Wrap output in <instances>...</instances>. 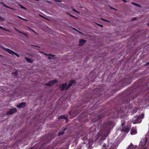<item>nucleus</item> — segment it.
<instances>
[{
	"label": "nucleus",
	"instance_id": "obj_1",
	"mask_svg": "<svg viewBox=\"0 0 149 149\" xmlns=\"http://www.w3.org/2000/svg\"><path fill=\"white\" fill-rule=\"evenodd\" d=\"M136 88L135 87H134L133 88H130L128 91L129 92V93L127 94L123 98V102L122 104L123 105L124 104L125 105V108L127 107V105H128L129 103L132 100H134L136 97H138L140 94L141 95L142 91H141L140 93H138L134 89Z\"/></svg>",
	"mask_w": 149,
	"mask_h": 149
},
{
	"label": "nucleus",
	"instance_id": "obj_2",
	"mask_svg": "<svg viewBox=\"0 0 149 149\" xmlns=\"http://www.w3.org/2000/svg\"><path fill=\"white\" fill-rule=\"evenodd\" d=\"M132 76L127 75L121 80L123 85L126 86L130 84L134 79Z\"/></svg>",
	"mask_w": 149,
	"mask_h": 149
},
{
	"label": "nucleus",
	"instance_id": "obj_3",
	"mask_svg": "<svg viewBox=\"0 0 149 149\" xmlns=\"http://www.w3.org/2000/svg\"><path fill=\"white\" fill-rule=\"evenodd\" d=\"M113 125L112 121H109L104 123L102 125V127L104 128L105 130H109L112 127Z\"/></svg>",
	"mask_w": 149,
	"mask_h": 149
},
{
	"label": "nucleus",
	"instance_id": "obj_4",
	"mask_svg": "<svg viewBox=\"0 0 149 149\" xmlns=\"http://www.w3.org/2000/svg\"><path fill=\"white\" fill-rule=\"evenodd\" d=\"M17 111V110L16 108H14L12 109H10L9 111H8L6 113L7 115H10L15 113Z\"/></svg>",
	"mask_w": 149,
	"mask_h": 149
},
{
	"label": "nucleus",
	"instance_id": "obj_5",
	"mask_svg": "<svg viewBox=\"0 0 149 149\" xmlns=\"http://www.w3.org/2000/svg\"><path fill=\"white\" fill-rule=\"evenodd\" d=\"M2 48L6 51H7L9 53L13 55L14 54L17 57L19 56V55L10 49L7 48H5L4 47H3Z\"/></svg>",
	"mask_w": 149,
	"mask_h": 149
},
{
	"label": "nucleus",
	"instance_id": "obj_6",
	"mask_svg": "<svg viewBox=\"0 0 149 149\" xmlns=\"http://www.w3.org/2000/svg\"><path fill=\"white\" fill-rule=\"evenodd\" d=\"M58 81L56 79L51 80L49 81L47 83H46L45 84V85L47 86H50L53 85L55 83L57 82Z\"/></svg>",
	"mask_w": 149,
	"mask_h": 149
},
{
	"label": "nucleus",
	"instance_id": "obj_7",
	"mask_svg": "<svg viewBox=\"0 0 149 149\" xmlns=\"http://www.w3.org/2000/svg\"><path fill=\"white\" fill-rule=\"evenodd\" d=\"M76 81L74 79H71L69 82V83L66 88V91L68 90L73 84H74Z\"/></svg>",
	"mask_w": 149,
	"mask_h": 149
},
{
	"label": "nucleus",
	"instance_id": "obj_8",
	"mask_svg": "<svg viewBox=\"0 0 149 149\" xmlns=\"http://www.w3.org/2000/svg\"><path fill=\"white\" fill-rule=\"evenodd\" d=\"M67 83H66L60 84L59 85L60 90L61 91H63L65 89L66 90V88L67 86Z\"/></svg>",
	"mask_w": 149,
	"mask_h": 149
},
{
	"label": "nucleus",
	"instance_id": "obj_9",
	"mask_svg": "<svg viewBox=\"0 0 149 149\" xmlns=\"http://www.w3.org/2000/svg\"><path fill=\"white\" fill-rule=\"evenodd\" d=\"M84 144H82L80 146V149H90V146L89 144L85 145L84 143Z\"/></svg>",
	"mask_w": 149,
	"mask_h": 149
},
{
	"label": "nucleus",
	"instance_id": "obj_10",
	"mask_svg": "<svg viewBox=\"0 0 149 149\" xmlns=\"http://www.w3.org/2000/svg\"><path fill=\"white\" fill-rule=\"evenodd\" d=\"M26 103L25 102H22L16 106V107L19 109L24 108L26 106Z\"/></svg>",
	"mask_w": 149,
	"mask_h": 149
},
{
	"label": "nucleus",
	"instance_id": "obj_11",
	"mask_svg": "<svg viewBox=\"0 0 149 149\" xmlns=\"http://www.w3.org/2000/svg\"><path fill=\"white\" fill-rule=\"evenodd\" d=\"M58 119H64L66 120V123H67L68 120L67 118V115H61L59 116L58 117Z\"/></svg>",
	"mask_w": 149,
	"mask_h": 149
},
{
	"label": "nucleus",
	"instance_id": "obj_12",
	"mask_svg": "<svg viewBox=\"0 0 149 149\" xmlns=\"http://www.w3.org/2000/svg\"><path fill=\"white\" fill-rule=\"evenodd\" d=\"M137 146L134 145L132 143L128 146L127 149H137Z\"/></svg>",
	"mask_w": 149,
	"mask_h": 149
},
{
	"label": "nucleus",
	"instance_id": "obj_13",
	"mask_svg": "<svg viewBox=\"0 0 149 149\" xmlns=\"http://www.w3.org/2000/svg\"><path fill=\"white\" fill-rule=\"evenodd\" d=\"M15 30L18 33L23 35L25 37H28V35L26 33L22 32L16 28H15Z\"/></svg>",
	"mask_w": 149,
	"mask_h": 149
},
{
	"label": "nucleus",
	"instance_id": "obj_14",
	"mask_svg": "<svg viewBox=\"0 0 149 149\" xmlns=\"http://www.w3.org/2000/svg\"><path fill=\"white\" fill-rule=\"evenodd\" d=\"M130 130V128L127 127H124L122 128V131H123L126 133H128Z\"/></svg>",
	"mask_w": 149,
	"mask_h": 149
},
{
	"label": "nucleus",
	"instance_id": "obj_15",
	"mask_svg": "<svg viewBox=\"0 0 149 149\" xmlns=\"http://www.w3.org/2000/svg\"><path fill=\"white\" fill-rule=\"evenodd\" d=\"M139 118V117L138 116L136 117L135 122L134 123H139L141 122V119Z\"/></svg>",
	"mask_w": 149,
	"mask_h": 149
},
{
	"label": "nucleus",
	"instance_id": "obj_16",
	"mask_svg": "<svg viewBox=\"0 0 149 149\" xmlns=\"http://www.w3.org/2000/svg\"><path fill=\"white\" fill-rule=\"evenodd\" d=\"M130 133L131 135H134L136 134L137 131L136 129L132 127L131 129Z\"/></svg>",
	"mask_w": 149,
	"mask_h": 149
},
{
	"label": "nucleus",
	"instance_id": "obj_17",
	"mask_svg": "<svg viewBox=\"0 0 149 149\" xmlns=\"http://www.w3.org/2000/svg\"><path fill=\"white\" fill-rule=\"evenodd\" d=\"M147 140L148 138H146L145 140L143 139L140 142V144L142 145L143 146H144L146 145Z\"/></svg>",
	"mask_w": 149,
	"mask_h": 149
},
{
	"label": "nucleus",
	"instance_id": "obj_18",
	"mask_svg": "<svg viewBox=\"0 0 149 149\" xmlns=\"http://www.w3.org/2000/svg\"><path fill=\"white\" fill-rule=\"evenodd\" d=\"M62 131H60L58 134V136H60L61 135H62L64 133V131L66 130V128H62Z\"/></svg>",
	"mask_w": 149,
	"mask_h": 149
},
{
	"label": "nucleus",
	"instance_id": "obj_19",
	"mask_svg": "<svg viewBox=\"0 0 149 149\" xmlns=\"http://www.w3.org/2000/svg\"><path fill=\"white\" fill-rule=\"evenodd\" d=\"M142 101V100H140L139 98H138L136 102L135 101V102L133 104H136V105H139L140 103Z\"/></svg>",
	"mask_w": 149,
	"mask_h": 149
},
{
	"label": "nucleus",
	"instance_id": "obj_20",
	"mask_svg": "<svg viewBox=\"0 0 149 149\" xmlns=\"http://www.w3.org/2000/svg\"><path fill=\"white\" fill-rule=\"evenodd\" d=\"M96 127L95 125H93L90 128V132H94L96 131Z\"/></svg>",
	"mask_w": 149,
	"mask_h": 149
},
{
	"label": "nucleus",
	"instance_id": "obj_21",
	"mask_svg": "<svg viewBox=\"0 0 149 149\" xmlns=\"http://www.w3.org/2000/svg\"><path fill=\"white\" fill-rule=\"evenodd\" d=\"M102 129L101 130L99 131V132L97 134L96 136L97 139H98L100 136L103 135V134H102Z\"/></svg>",
	"mask_w": 149,
	"mask_h": 149
},
{
	"label": "nucleus",
	"instance_id": "obj_22",
	"mask_svg": "<svg viewBox=\"0 0 149 149\" xmlns=\"http://www.w3.org/2000/svg\"><path fill=\"white\" fill-rule=\"evenodd\" d=\"M25 59L26 60V62L28 63H32L33 61L31 60V59L25 57Z\"/></svg>",
	"mask_w": 149,
	"mask_h": 149
},
{
	"label": "nucleus",
	"instance_id": "obj_23",
	"mask_svg": "<svg viewBox=\"0 0 149 149\" xmlns=\"http://www.w3.org/2000/svg\"><path fill=\"white\" fill-rule=\"evenodd\" d=\"M45 55L46 56H49L48 57V59L51 60V59H53V57L54 56H55L53 55H51V54H45Z\"/></svg>",
	"mask_w": 149,
	"mask_h": 149
},
{
	"label": "nucleus",
	"instance_id": "obj_24",
	"mask_svg": "<svg viewBox=\"0 0 149 149\" xmlns=\"http://www.w3.org/2000/svg\"><path fill=\"white\" fill-rule=\"evenodd\" d=\"M0 3L4 7L6 8H9V9H12L13 10V9L9 7L8 6H7L4 3H3V2H1Z\"/></svg>",
	"mask_w": 149,
	"mask_h": 149
},
{
	"label": "nucleus",
	"instance_id": "obj_25",
	"mask_svg": "<svg viewBox=\"0 0 149 149\" xmlns=\"http://www.w3.org/2000/svg\"><path fill=\"white\" fill-rule=\"evenodd\" d=\"M86 42V41L83 39H81L79 41V43L80 44H83Z\"/></svg>",
	"mask_w": 149,
	"mask_h": 149
},
{
	"label": "nucleus",
	"instance_id": "obj_26",
	"mask_svg": "<svg viewBox=\"0 0 149 149\" xmlns=\"http://www.w3.org/2000/svg\"><path fill=\"white\" fill-rule=\"evenodd\" d=\"M131 3L132 4H133L135 5V6H137L138 7H141V6L140 5H139V4H138L137 3H134V2H132Z\"/></svg>",
	"mask_w": 149,
	"mask_h": 149
},
{
	"label": "nucleus",
	"instance_id": "obj_27",
	"mask_svg": "<svg viewBox=\"0 0 149 149\" xmlns=\"http://www.w3.org/2000/svg\"><path fill=\"white\" fill-rule=\"evenodd\" d=\"M0 29H2L5 31H8V30L6 29L3 27L2 26H0Z\"/></svg>",
	"mask_w": 149,
	"mask_h": 149
},
{
	"label": "nucleus",
	"instance_id": "obj_28",
	"mask_svg": "<svg viewBox=\"0 0 149 149\" xmlns=\"http://www.w3.org/2000/svg\"><path fill=\"white\" fill-rule=\"evenodd\" d=\"M38 146V144L36 145L33 146L30 149H39V148H36Z\"/></svg>",
	"mask_w": 149,
	"mask_h": 149
},
{
	"label": "nucleus",
	"instance_id": "obj_29",
	"mask_svg": "<svg viewBox=\"0 0 149 149\" xmlns=\"http://www.w3.org/2000/svg\"><path fill=\"white\" fill-rule=\"evenodd\" d=\"M139 117V118H141V119H142V118H143L144 116V115L143 113L141 114V115L138 116Z\"/></svg>",
	"mask_w": 149,
	"mask_h": 149
},
{
	"label": "nucleus",
	"instance_id": "obj_30",
	"mask_svg": "<svg viewBox=\"0 0 149 149\" xmlns=\"http://www.w3.org/2000/svg\"><path fill=\"white\" fill-rule=\"evenodd\" d=\"M29 29L31 31H32L33 32H34V33H35V34H37V33L35 32V31L34 30H33V29H31V28H29Z\"/></svg>",
	"mask_w": 149,
	"mask_h": 149
},
{
	"label": "nucleus",
	"instance_id": "obj_31",
	"mask_svg": "<svg viewBox=\"0 0 149 149\" xmlns=\"http://www.w3.org/2000/svg\"><path fill=\"white\" fill-rule=\"evenodd\" d=\"M18 17L19 18H20L21 19L23 20H24V21H27V20L26 19H24L22 18L21 17H20L19 16H18Z\"/></svg>",
	"mask_w": 149,
	"mask_h": 149
},
{
	"label": "nucleus",
	"instance_id": "obj_32",
	"mask_svg": "<svg viewBox=\"0 0 149 149\" xmlns=\"http://www.w3.org/2000/svg\"><path fill=\"white\" fill-rule=\"evenodd\" d=\"M102 20L104 21H105V22H109V21L107 20H106V19H103V18H101V19Z\"/></svg>",
	"mask_w": 149,
	"mask_h": 149
},
{
	"label": "nucleus",
	"instance_id": "obj_33",
	"mask_svg": "<svg viewBox=\"0 0 149 149\" xmlns=\"http://www.w3.org/2000/svg\"><path fill=\"white\" fill-rule=\"evenodd\" d=\"M4 20V19L1 17V16H0V21H3Z\"/></svg>",
	"mask_w": 149,
	"mask_h": 149
},
{
	"label": "nucleus",
	"instance_id": "obj_34",
	"mask_svg": "<svg viewBox=\"0 0 149 149\" xmlns=\"http://www.w3.org/2000/svg\"><path fill=\"white\" fill-rule=\"evenodd\" d=\"M136 17H133V18H132V19H131V21H135V20H136Z\"/></svg>",
	"mask_w": 149,
	"mask_h": 149
},
{
	"label": "nucleus",
	"instance_id": "obj_35",
	"mask_svg": "<svg viewBox=\"0 0 149 149\" xmlns=\"http://www.w3.org/2000/svg\"><path fill=\"white\" fill-rule=\"evenodd\" d=\"M13 74H14L15 75L17 76V71H16L14 72L13 73Z\"/></svg>",
	"mask_w": 149,
	"mask_h": 149
},
{
	"label": "nucleus",
	"instance_id": "obj_36",
	"mask_svg": "<svg viewBox=\"0 0 149 149\" xmlns=\"http://www.w3.org/2000/svg\"><path fill=\"white\" fill-rule=\"evenodd\" d=\"M20 6L21 7V8L22 9H26V8L23 7V6H22L21 5Z\"/></svg>",
	"mask_w": 149,
	"mask_h": 149
},
{
	"label": "nucleus",
	"instance_id": "obj_37",
	"mask_svg": "<svg viewBox=\"0 0 149 149\" xmlns=\"http://www.w3.org/2000/svg\"><path fill=\"white\" fill-rule=\"evenodd\" d=\"M107 145L106 143H104L103 145V147L104 148H105L106 147Z\"/></svg>",
	"mask_w": 149,
	"mask_h": 149
},
{
	"label": "nucleus",
	"instance_id": "obj_38",
	"mask_svg": "<svg viewBox=\"0 0 149 149\" xmlns=\"http://www.w3.org/2000/svg\"><path fill=\"white\" fill-rule=\"evenodd\" d=\"M73 10L74 11V12H76V13H78V12L77 10H75V9H73V10Z\"/></svg>",
	"mask_w": 149,
	"mask_h": 149
},
{
	"label": "nucleus",
	"instance_id": "obj_39",
	"mask_svg": "<svg viewBox=\"0 0 149 149\" xmlns=\"http://www.w3.org/2000/svg\"><path fill=\"white\" fill-rule=\"evenodd\" d=\"M55 1L57 2H62V1L60 0H55Z\"/></svg>",
	"mask_w": 149,
	"mask_h": 149
},
{
	"label": "nucleus",
	"instance_id": "obj_40",
	"mask_svg": "<svg viewBox=\"0 0 149 149\" xmlns=\"http://www.w3.org/2000/svg\"><path fill=\"white\" fill-rule=\"evenodd\" d=\"M109 7H110V8L111 9H113V10H117V9H115V8H112V7H110V6H109Z\"/></svg>",
	"mask_w": 149,
	"mask_h": 149
},
{
	"label": "nucleus",
	"instance_id": "obj_41",
	"mask_svg": "<svg viewBox=\"0 0 149 149\" xmlns=\"http://www.w3.org/2000/svg\"><path fill=\"white\" fill-rule=\"evenodd\" d=\"M122 1H123V2H127V1L126 0H122Z\"/></svg>",
	"mask_w": 149,
	"mask_h": 149
},
{
	"label": "nucleus",
	"instance_id": "obj_42",
	"mask_svg": "<svg viewBox=\"0 0 149 149\" xmlns=\"http://www.w3.org/2000/svg\"><path fill=\"white\" fill-rule=\"evenodd\" d=\"M71 111H70L69 112V114L70 115H71Z\"/></svg>",
	"mask_w": 149,
	"mask_h": 149
},
{
	"label": "nucleus",
	"instance_id": "obj_43",
	"mask_svg": "<svg viewBox=\"0 0 149 149\" xmlns=\"http://www.w3.org/2000/svg\"><path fill=\"white\" fill-rule=\"evenodd\" d=\"M149 64V62H147L146 64V65H148Z\"/></svg>",
	"mask_w": 149,
	"mask_h": 149
},
{
	"label": "nucleus",
	"instance_id": "obj_44",
	"mask_svg": "<svg viewBox=\"0 0 149 149\" xmlns=\"http://www.w3.org/2000/svg\"><path fill=\"white\" fill-rule=\"evenodd\" d=\"M147 26H149V22L148 23V24H147Z\"/></svg>",
	"mask_w": 149,
	"mask_h": 149
},
{
	"label": "nucleus",
	"instance_id": "obj_45",
	"mask_svg": "<svg viewBox=\"0 0 149 149\" xmlns=\"http://www.w3.org/2000/svg\"><path fill=\"white\" fill-rule=\"evenodd\" d=\"M100 26H101L102 27L103 26L102 25H101V24L100 25Z\"/></svg>",
	"mask_w": 149,
	"mask_h": 149
},
{
	"label": "nucleus",
	"instance_id": "obj_46",
	"mask_svg": "<svg viewBox=\"0 0 149 149\" xmlns=\"http://www.w3.org/2000/svg\"><path fill=\"white\" fill-rule=\"evenodd\" d=\"M97 24L98 25V26H100V24Z\"/></svg>",
	"mask_w": 149,
	"mask_h": 149
},
{
	"label": "nucleus",
	"instance_id": "obj_47",
	"mask_svg": "<svg viewBox=\"0 0 149 149\" xmlns=\"http://www.w3.org/2000/svg\"><path fill=\"white\" fill-rule=\"evenodd\" d=\"M108 136V135H105V136Z\"/></svg>",
	"mask_w": 149,
	"mask_h": 149
},
{
	"label": "nucleus",
	"instance_id": "obj_48",
	"mask_svg": "<svg viewBox=\"0 0 149 149\" xmlns=\"http://www.w3.org/2000/svg\"><path fill=\"white\" fill-rule=\"evenodd\" d=\"M143 149H146V148H143Z\"/></svg>",
	"mask_w": 149,
	"mask_h": 149
},
{
	"label": "nucleus",
	"instance_id": "obj_49",
	"mask_svg": "<svg viewBox=\"0 0 149 149\" xmlns=\"http://www.w3.org/2000/svg\"><path fill=\"white\" fill-rule=\"evenodd\" d=\"M148 88H146V89L145 90V91L147 89H148Z\"/></svg>",
	"mask_w": 149,
	"mask_h": 149
},
{
	"label": "nucleus",
	"instance_id": "obj_50",
	"mask_svg": "<svg viewBox=\"0 0 149 149\" xmlns=\"http://www.w3.org/2000/svg\"><path fill=\"white\" fill-rule=\"evenodd\" d=\"M73 29H74V30H77V29H74V28Z\"/></svg>",
	"mask_w": 149,
	"mask_h": 149
},
{
	"label": "nucleus",
	"instance_id": "obj_51",
	"mask_svg": "<svg viewBox=\"0 0 149 149\" xmlns=\"http://www.w3.org/2000/svg\"><path fill=\"white\" fill-rule=\"evenodd\" d=\"M1 56V55H0V56Z\"/></svg>",
	"mask_w": 149,
	"mask_h": 149
}]
</instances>
